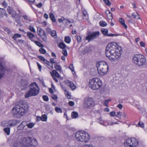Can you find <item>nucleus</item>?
Listing matches in <instances>:
<instances>
[{
  "label": "nucleus",
  "mask_w": 147,
  "mask_h": 147,
  "mask_svg": "<svg viewBox=\"0 0 147 147\" xmlns=\"http://www.w3.org/2000/svg\"><path fill=\"white\" fill-rule=\"evenodd\" d=\"M133 62L139 67H144L147 66V62L146 57L141 54H135L133 57Z\"/></svg>",
  "instance_id": "1"
},
{
  "label": "nucleus",
  "mask_w": 147,
  "mask_h": 147,
  "mask_svg": "<svg viewBox=\"0 0 147 147\" xmlns=\"http://www.w3.org/2000/svg\"><path fill=\"white\" fill-rule=\"evenodd\" d=\"M14 117H20L24 115L26 111V107L25 105L21 102L17 103L15 107L12 108Z\"/></svg>",
  "instance_id": "2"
},
{
  "label": "nucleus",
  "mask_w": 147,
  "mask_h": 147,
  "mask_svg": "<svg viewBox=\"0 0 147 147\" xmlns=\"http://www.w3.org/2000/svg\"><path fill=\"white\" fill-rule=\"evenodd\" d=\"M30 90L25 94L26 98H28L31 96H35L38 94L40 91V88L37 83H31L29 86Z\"/></svg>",
  "instance_id": "3"
},
{
  "label": "nucleus",
  "mask_w": 147,
  "mask_h": 147,
  "mask_svg": "<svg viewBox=\"0 0 147 147\" xmlns=\"http://www.w3.org/2000/svg\"><path fill=\"white\" fill-rule=\"evenodd\" d=\"M20 143L26 147H34L37 145L38 142L36 139L30 137L23 138Z\"/></svg>",
  "instance_id": "4"
},
{
  "label": "nucleus",
  "mask_w": 147,
  "mask_h": 147,
  "mask_svg": "<svg viewBox=\"0 0 147 147\" xmlns=\"http://www.w3.org/2000/svg\"><path fill=\"white\" fill-rule=\"evenodd\" d=\"M122 52V48L119 47L117 51L110 53L109 54H106L107 57L110 60L113 61H116L120 58Z\"/></svg>",
  "instance_id": "5"
},
{
  "label": "nucleus",
  "mask_w": 147,
  "mask_h": 147,
  "mask_svg": "<svg viewBox=\"0 0 147 147\" xmlns=\"http://www.w3.org/2000/svg\"><path fill=\"white\" fill-rule=\"evenodd\" d=\"M98 73L101 76L105 75L108 70V67L107 63L105 61H100L97 64Z\"/></svg>",
  "instance_id": "6"
},
{
  "label": "nucleus",
  "mask_w": 147,
  "mask_h": 147,
  "mask_svg": "<svg viewBox=\"0 0 147 147\" xmlns=\"http://www.w3.org/2000/svg\"><path fill=\"white\" fill-rule=\"evenodd\" d=\"M138 144V140L134 138L127 139L124 143V145L125 147H137Z\"/></svg>",
  "instance_id": "7"
},
{
  "label": "nucleus",
  "mask_w": 147,
  "mask_h": 147,
  "mask_svg": "<svg viewBox=\"0 0 147 147\" xmlns=\"http://www.w3.org/2000/svg\"><path fill=\"white\" fill-rule=\"evenodd\" d=\"M119 47H119L115 42H112L109 43L106 48L105 54H109L110 53H112V52L117 51Z\"/></svg>",
  "instance_id": "8"
},
{
  "label": "nucleus",
  "mask_w": 147,
  "mask_h": 147,
  "mask_svg": "<svg viewBox=\"0 0 147 147\" xmlns=\"http://www.w3.org/2000/svg\"><path fill=\"white\" fill-rule=\"evenodd\" d=\"M95 105V101L92 98H86L84 99V106L87 108H90Z\"/></svg>",
  "instance_id": "9"
},
{
  "label": "nucleus",
  "mask_w": 147,
  "mask_h": 147,
  "mask_svg": "<svg viewBox=\"0 0 147 147\" xmlns=\"http://www.w3.org/2000/svg\"><path fill=\"white\" fill-rule=\"evenodd\" d=\"M99 34V32H95L93 33H90L86 37V39L88 40V41L92 40L97 37Z\"/></svg>",
  "instance_id": "10"
},
{
  "label": "nucleus",
  "mask_w": 147,
  "mask_h": 147,
  "mask_svg": "<svg viewBox=\"0 0 147 147\" xmlns=\"http://www.w3.org/2000/svg\"><path fill=\"white\" fill-rule=\"evenodd\" d=\"M5 63L2 58H0V79L3 76L5 70Z\"/></svg>",
  "instance_id": "11"
},
{
  "label": "nucleus",
  "mask_w": 147,
  "mask_h": 147,
  "mask_svg": "<svg viewBox=\"0 0 147 147\" xmlns=\"http://www.w3.org/2000/svg\"><path fill=\"white\" fill-rule=\"evenodd\" d=\"M81 138V142H87L90 138V137L88 133L84 131H83L82 134Z\"/></svg>",
  "instance_id": "12"
},
{
  "label": "nucleus",
  "mask_w": 147,
  "mask_h": 147,
  "mask_svg": "<svg viewBox=\"0 0 147 147\" xmlns=\"http://www.w3.org/2000/svg\"><path fill=\"white\" fill-rule=\"evenodd\" d=\"M102 85V83H89V87L92 89L96 90L99 88Z\"/></svg>",
  "instance_id": "13"
},
{
  "label": "nucleus",
  "mask_w": 147,
  "mask_h": 147,
  "mask_svg": "<svg viewBox=\"0 0 147 147\" xmlns=\"http://www.w3.org/2000/svg\"><path fill=\"white\" fill-rule=\"evenodd\" d=\"M50 73L55 81L56 82H58L56 78V77L58 78H59L60 77L59 74L55 70H53L52 72H51Z\"/></svg>",
  "instance_id": "14"
},
{
  "label": "nucleus",
  "mask_w": 147,
  "mask_h": 147,
  "mask_svg": "<svg viewBox=\"0 0 147 147\" xmlns=\"http://www.w3.org/2000/svg\"><path fill=\"white\" fill-rule=\"evenodd\" d=\"M19 121L13 120L11 119L9 120V126L12 127L16 125L17 124L19 123Z\"/></svg>",
  "instance_id": "15"
},
{
  "label": "nucleus",
  "mask_w": 147,
  "mask_h": 147,
  "mask_svg": "<svg viewBox=\"0 0 147 147\" xmlns=\"http://www.w3.org/2000/svg\"><path fill=\"white\" fill-rule=\"evenodd\" d=\"M83 131H78L75 135V137L76 140L78 141L81 142V138L82 134Z\"/></svg>",
  "instance_id": "16"
},
{
  "label": "nucleus",
  "mask_w": 147,
  "mask_h": 147,
  "mask_svg": "<svg viewBox=\"0 0 147 147\" xmlns=\"http://www.w3.org/2000/svg\"><path fill=\"white\" fill-rule=\"evenodd\" d=\"M7 11L9 14L12 15L13 18H14L16 16V12L10 7H7Z\"/></svg>",
  "instance_id": "17"
},
{
  "label": "nucleus",
  "mask_w": 147,
  "mask_h": 147,
  "mask_svg": "<svg viewBox=\"0 0 147 147\" xmlns=\"http://www.w3.org/2000/svg\"><path fill=\"white\" fill-rule=\"evenodd\" d=\"M27 125V122L26 121H23L21 124L18 126V130H22Z\"/></svg>",
  "instance_id": "18"
},
{
  "label": "nucleus",
  "mask_w": 147,
  "mask_h": 147,
  "mask_svg": "<svg viewBox=\"0 0 147 147\" xmlns=\"http://www.w3.org/2000/svg\"><path fill=\"white\" fill-rule=\"evenodd\" d=\"M11 147H24L21 143L18 141H16L13 142L12 145H11Z\"/></svg>",
  "instance_id": "19"
},
{
  "label": "nucleus",
  "mask_w": 147,
  "mask_h": 147,
  "mask_svg": "<svg viewBox=\"0 0 147 147\" xmlns=\"http://www.w3.org/2000/svg\"><path fill=\"white\" fill-rule=\"evenodd\" d=\"M101 82V81L98 78H94L90 79L89 83H100Z\"/></svg>",
  "instance_id": "20"
},
{
  "label": "nucleus",
  "mask_w": 147,
  "mask_h": 147,
  "mask_svg": "<svg viewBox=\"0 0 147 147\" xmlns=\"http://www.w3.org/2000/svg\"><path fill=\"white\" fill-rule=\"evenodd\" d=\"M27 36L31 41H34V40H32L33 38L35 36V35L34 34L30 32H27Z\"/></svg>",
  "instance_id": "21"
},
{
  "label": "nucleus",
  "mask_w": 147,
  "mask_h": 147,
  "mask_svg": "<svg viewBox=\"0 0 147 147\" xmlns=\"http://www.w3.org/2000/svg\"><path fill=\"white\" fill-rule=\"evenodd\" d=\"M37 33L39 36L45 33L44 31L40 27H38L37 28Z\"/></svg>",
  "instance_id": "22"
},
{
  "label": "nucleus",
  "mask_w": 147,
  "mask_h": 147,
  "mask_svg": "<svg viewBox=\"0 0 147 147\" xmlns=\"http://www.w3.org/2000/svg\"><path fill=\"white\" fill-rule=\"evenodd\" d=\"M131 16L133 18H134L138 20L140 19V15L139 13L136 12V14L134 13H133L131 15Z\"/></svg>",
  "instance_id": "23"
},
{
  "label": "nucleus",
  "mask_w": 147,
  "mask_h": 147,
  "mask_svg": "<svg viewBox=\"0 0 147 147\" xmlns=\"http://www.w3.org/2000/svg\"><path fill=\"white\" fill-rule=\"evenodd\" d=\"M119 21L121 24L126 29L127 28V26L125 23L124 20L121 18L119 19Z\"/></svg>",
  "instance_id": "24"
},
{
  "label": "nucleus",
  "mask_w": 147,
  "mask_h": 147,
  "mask_svg": "<svg viewBox=\"0 0 147 147\" xmlns=\"http://www.w3.org/2000/svg\"><path fill=\"white\" fill-rule=\"evenodd\" d=\"M8 122L9 120L3 121L2 122L1 125L2 126L4 127L9 126Z\"/></svg>",
  "instance_id": "25"
},
{
  "label": "nucleus",
  "mask_w": 147,
  "mask_h": 147,
  "mask_svg": "<svg viewBox=\"0 0 147 147\" xmlns=\"http://www.w3.org/2000/svg\"><path fill=\"white\" fill-rule=\"evenodd\" d=\"M71 117L73 119H76L78 117V113L74 111H73L71 114Z\"/></svg>",
  "instance_id": "26"
},
{
  "label": "nucleus",
  "mask_w": 147,
  "mask_h": 147,
  "mask_svg": "<svg viewBox=\"0 0 147 147\" xmlns=\"http://www.w3.org/2000/svg\"><path fill=\"white\" fill-rule=\"evenodd\" d=\"M90 49L89 48L86 47L85 48L84 51H82V53L83 54H88L89 53Z\"/></svg>",
  "instance_id": "27"
},
{
  "label": "nucleus",
  "mask_w": 147,
  "mask_h": 147,
  "mask_svg": "<svg viewBox=\"0 0 147 147\" xmlns=\"http://www.w3.org/2000/svg\"><path fill=\"white\" fill-rule=\"evenodd\" d=\"M55 68L57 71L61 73L62 72L61 67L60 66L58 65H56L55 66Z\"/></svg>",
  "instance_id": "28"
},
{
  "label": "nucleus",
  "mask_w": 147,
  "mask_h": 147,
  "mask_svg": "<svg viewBox=\"0 0 147 147\" xmlns=\"http://www.w3.org/2000/svg\"><path fill=\"white\" fill-rule=\"evenodd\" d=\"M101 31L104 35L107 36L108 32V30L107 29L103 28L101 29Z\"/></svg>",
  "instance_id": "29"
},
{
  "label": "nucleus",
  "mask_w": 147,
  "mask_h": 147,
  "mask_svg": "<svg viewBox=\"0 0 147 147\" xmlns=\"http://www.w3.org/2000/svg\"><path fill=\"white\" fill-rule=\"evenodd\" d=\"M3 131L7 135H9L10 134V129L9 127H7L4 128Z\"/></svg>",
  "instance_id": "30"
},
{
  "label": "nucleus",
  "mask_w": 147,
  "mask_h": 147,
  "mask_svg": "<svg viewBox=\"0 0 147 147\" xmlns=\"http://www.w3.org/2000/svg\"><path fill=\"white\" fill-rule=\"evenodd\" d=\"M39 119L41 121H46L47 119V117L46 115H42L41 117H39Z\"/></svg>",
  "instance_id": "31"
},
{
  "label": "nucleus",
  "mask_w": 147,
  "mask_h": 147,
  "mask_svg": "<svg viewBox=\"0 0 147 147\" xmlns=\"http://www.w3.org/2000/svg\"><path fill=\"white\" fill-rule=\"evenodd\" d=\"M40 36L41 37L42 39L44 42H47V37L45 33L41 35Z\"/></svg>",
  "instance_id": "32"
},
{
  "label": "nucleus",
  "mask_w": 147,
  "mask_h": 147,
  "mask_svg": "<svg viewBox=\"0 0 147 147\" xmlns=\"http://www.w3.org/2000/svg\"><path fill=\"white\" fill-rule=\"evenodd\" d=\"M28 29L29 30L32 32L35 33L36 32L34 28L32 25H29Z\"/></svg>",
  "instance_id": "33"
},
{
  "label": "nucleus",
  "mask_w": 147,
  "mask_h": 147,
  "mask_svg": "<svg viewBox=\"0 0 147 147\" xmlns=\"http://www.w3.org/2000/svg\"><path fill=\"white\" fill-rule=\"evenodd\" d=\"M99 24L102 27L106 26L107 25V23L103 21H100L99 22Z\"/></svg>",
  "instance_id": "34"
},
{
  "label": "nucleus",
  "mask_w": 147,
  "mask_h": 147,
  "mask_svg": "<svg viewBox=\"0 0 147 147\" xmlns=\"http://www.w3.org/2000/svg\"><path fill=\"white\" fill-rule=\"evenodd\" d=\"M65 41L67 43H69L71 42V38L69 36H66L65 38Z\"/></svg>",
  "instance_id": "35"
},
{
  "label": "nucleus",
  "mask_w": 147,
  "mask_h": 147,
  "mask_svg": "<svg viewBox=\"0 0 147 147\" xmlns=\"http://www.w3.org/2000/svg\"><path fill=\"white\" fill-rule=\"evenodd\" d=\"M21 37V35L19 34H16L12 37V38L14 40H16L18 38H20Z\"/></svg>",
  "instance_id": "36"
},
{
  "label": "nucleus",
  "mask_w": 147,
  "mask_h": 147,
  "mask_svg": "<svg viewBox=\"0 0 147 147\" xmlns=\"http://www.w3.org/2000/svg\"><path fill=\"white\" fill-rule=\"evenodd\" d=\"M50 18L53 22H55L56 21L55 17L52 13H50Z\"/></svg>",
  "instance_id": "37"
},
{
  "label": "nucleus",
  "mask_w": 147,
  "mask_h": 147,
  "mask_svg": "<svg viewBox=\"0 0 147 147\" xmlns=\"http://www.w3.org/2000/svg\"><path fill=\"white\" fill-rule=\"evenodd\" d=\"M3 28L4 30L8 34H9L11 32V31H10V30L6 27H4Z\"/></svg>",
  "instance_id": "38"
},
{
  "label": "nucleus",
  "mask_w": 147,
  "mask_h": 147,
  "mask_svg": "<svg viewBox=\"0 0 147 147\" xmlns=\"http://www.w3.org/2000/svg\"><path fill=\"white\" fill-rule=\"evenodd\" d=\"M68 86H69V87L72 89V90H74L76 89V86H75L74 83H68Z\"/></svg>",
  "instance_id": "39"
},
{
  "label": "nucleus",
  "mask_w": 147,
  "mask_h": 147,
  "mask_svg": "<svg viewBox=\"0 0 147 147\" xmlns=\"http://www.w3.org/2000/svg\"><path fill=\"white\" fill-rule=\"evenodd\" d=\"M35 43L37 46H39V47H44V46L43 45H42L41 43L40 42H39L38 41H33Z\"/></svg>",
  "instance_id": "40"
},
{
  "label": "nucleus",
  "mask_w": 147,
  "mask_h": 147,
  "mask_svg": "<svg viewBox=\"0 0 147 147\" xmlns=\"http://www.w3.org/2000/svg\"><path fill=\"white\" fill-rule=\"evenodd\" d=\"M44 61V63L45 64H46L47 65H48L50 66L52 69L53 68V65L52 64H51V63L49 62L48 61H47L45 59V60Z\"/></svg>",
  "instance_id": "41"
},
{
  "label": "nucleus",
  "mask_w": 147,
  "mask_h": 147,
  "mask_svg": "<svg viewBox=\"0 0 147 147\" xmlns=\"http://www.w3.org/2000/svg\"><path fill=\"white\" fill-rule=\"evenodd\" d=\"M59 47L61 49H63L66 47V45L63 42H61L59 44Z\"/></svg>",
  "instance_id": "42"
},
{
  "label": "nucleus",
  "mask_w": 147,
  "mask_h": 147,
  "mask_svg": "<svg viewBox=\"0 0 147 147\" xmlns=\"http://www.w3.org/2000/svg\"><path fill=\"white\" fill-rule=\"evenodd\" d=\"M55 110L56 112L57 113H62L63 112V111L59 107H56Z\"/></svg>",
  "instance_id": "43"
},
{
  "label": "nucleus",
  "mask_w": 147,
  "mask_h": 147,
  "mask_svg": "<svg viewBox=\"0 0 147 147\" xmlns=\"http://www.w3.org/2000/svg\"><path fill=\"white\" fill-rule=\"evenodd\" d=\"M22 17L25 20L28 21L29 22L31 21V20L26 15H23L22 16Z\"/></svg>",
  "instance_id": "44"
},
{
  "label": "nucleus",
  "mask_w": 147,
  "mask_h": 147,
  "mask_svg": "<svg viewBox=\"0 0 147 147\" xmlns=\"http://www.w3.org/2000/svg\"><path fill=\"white\" fill-rule=\"evenodd\" d=\"M62 53L64 56L66 57L67 55V51L66 49H63L62 51Z\"/></svg>",
  "instance_id": "45"
},
{
  "label": "nucleus",
  "mask_w": 147,
  "mask_h": 147,
  "mask_svg": "<svg viewBox=\"0 0 147 147\" xmlns=\"http://www.w3.org/2000/svg\"><path fill=\"white\" fill-rule=\"evenodd\" d=\"M103 1L104 3L108 6H109L111 4V2L109 0H103Z\"/></svg>",
  "instance_id": "46"
},
{
  "label": "nucleus",
  "mask_w": 147,
  "mask_h": 147,
  "mask_svg": "<svg viewBox=\"0 0 147 147\" xmlns=\"http://www.w3.org/2000/svg\"><path fill=\"white\" fill-rule=\"evenodd\" d=\"M50 34L51 36L53 37L56 36V32L55 30H53L51 31Z\"/></svg>",
  "instance_id": "47"
},
{
  "label": "nucleus",
  "mask_w": 147,
  "mask_h": 147,
  "mask_svg": "<svg viewBox=\"0 0 147 147\" xmlns=\"http://www.w3.org/2000/svg\"><path fill=\"white\" fill-rule=\"evenodd\" d=\"M34 123H30L28 124H27L26 126H27L28 128H31L34 126Z\"/></svg>",
  "instance_id": "48"
},
{
  "label": "nucleus",
  "mask_w": 147,
  "mask_h": 147,
  "mask_svg": "<svg viewBox=\"0 0 147 147\" xmlns=\"http://www.w3.org/2000/svg\"><path fill=\"white\" fill-rule=\"evenodd\" d=\"M121 115L122 112L120 111H119L117 113V114L115 115V116L120 119L121 118Z\"/></svg>",
  "instance_id": "49"
},
{
  "label": "nucleus",
  "mask_w": 147,
  "mask_h": 147,
  "mask_svg": "<svg viewBox=\"0 0 147 147\" xmlns=\"http://www.w3.org/2000/svg\"><path fill=\"white\" fill-rule=\"evenodd\" d=\"M111 99H108L107 100H105L104 103V105H105V106L108 107V104L109 103V102L111 101Z\"/></svg>",
  "instance_id": "50"
},
{
  "label": "nucleus",
  "mask_w": 147,
  "mask_h": 147,
  "mask_svg": "<svg viewBox=\"0 0 147 147\" xmlns=\"http://www.w3.org/2000/svg\"><path fill=\"white\" fill-rule=\"evenodd\" d=\"M39 51L40 53L43 54H45L46 52L45 50L44 49L42 48L39 49Z\"/></svg>",
  "instance_id": "51"
},
{
  "label": "nucleus",
  "mask_w": 147,
  "mask_h": 147,
  "mask_svg": "<svg viewBox=\"0 0 147 147\" xmlns=\"http://www.w3.org/2000/svg\"><path fill=\"white\" fill-rule=\"evenodd\" d=\"M144 123L140 121L138 123V125L142 128H144Z\"/></svg>",
  "instance_id": "52"
},
{
  "label": "nucleus",
  "mask_w": 147,
  "mask_h": 147,
  "mask_svg": "<svg viewBox=\"0 0 147 147\" xmlns=\"http://www.w3.org/2000/svg\"><path fill=\"white\" fill-rule=\"evenodd\" d=\"M42 98L44 101H47L49 100L48 96L47 95H43L42 96Z\"/></svg>",
  "instance_id": "53"
},
{
  "label": "nucleus",
  "mask_w": 147,
  "mask_h": 147,
  "mask_svg": "<svg viewBox=\"0 0 147 147\" xmlns=\"http://www.w3.org/2000/svg\"><path fill=\"white\" fill-rule=\"evenodd\" d=\"M74 22V20L73 19H71L70 20L67 19L66 20V22H65V23L66 24H67V23L68 22L69 23H72Z\"/></svg>",
  "instance_id": "54"
},
{
  "label": "nucleus",
  "mask_w": 147,
  "mask_h": 147,
  "mask_svg": "<svg viewBox=\"0 0 147 147\" xmlns=\"http://www.w3.org/2000/svg\"><path fill=\"white\" fill-rule=\"evenodd\" d=\"M5 12V10L3 8H0V16H1L4 14Z\"/></svg>",
  "instance_id": "55"
},
{
  "label": "nucleus",
  "mask_w": 147,
  "mask_h": 147,
  "mask_svg": "<svg viewBox=\"0 0 147 147\" xmlns=\"http://www.w3.org/2000/svg\"><path fill=\"white\" fill-rule=\"evenodd\" d=\"M69 68L71 71L72 72H75V71L74 70V67L73 66V64H71L69 67Z\"/></svg>",
  "instance_id": "56"
},
{
  "label": "nucleus",
  "mask_w": 147,
  "mask_h": 147,
  "mask_svg": "<svg viewBox=\"0 0 147 147\" xmlns=\"http://www.w3.org/2000/svg\"><path fill=\"white\" fill-rule=\"evenodd\" d=\"M51 97L53 99L55 100H56L58 98L57 96L55 94H52L51 95Z\"/></svg>",
  "instance_id": "57"
},
{
  "label": "nucleus",
  "mask_w": 147,
  "mask_h": 147,
  "mask_svg": "<svg viewBox=\"0 0 147 147\" xmlns=\"http://www.w3.org/2000/svg\"><path fill=\"white\" fill-rule=\"evenodd\" d=\"M82 13L84 17H88V15L87 11L85 10H84L82 11Z\"/></svg>",
  "instance_id": "58"
},
{
  "label": "nucleus",
  "mask_w": 147,
  "mask_h": 147,
  "mask_svg": "<svg viewBox=\"0 0 147 147\" xmlns=\"http://www.w3.org/2000/svg\"><path fill=\"white\" fill-rule=\"evenodd\" d=\"M77 40L78 42H81V38L80 36H78L77 37Z\"/></svg>",
  "instance_id": "59"
},
{
  "label": "nucleus",
  "mask_w": 147,
  "mask_h": 147,
  "mask_svg": "<svg viewBox=\"0 0 147 147\" xmlns=\"http://www.w3.org/2000/svg\"><path fill=\"white\" fill-rule=\"evenodd\" d=\"M65 94H66V96L67 97V98L68 99H70V95L68 92L67 91H66V92H65Z\"/></svg>",
  "instance_id": "60"
},
{
  "label": "nucleus",
  "mask_w": 147,
  "mask_h": 147,
  "mask_svg": "<svg viewBox=\"0 0 147 147\" xmlns=\"http://www.w3.org/2000/svg\"><path fill=\"white\" fill-rule=\"evenodd\" d=\"M98 123L100 124L104 125V121L102 120L101 118H100L98 119Z\"/></svg>",
  "instance_id": "61"
},
{
  "label": "nucleus",
  "mask_w": 147,
  "mask_h": 147,
  "mask_svg": "<svg viewBox=\"0 0 147 147\" xmlns=\"http://www.w3.org/2000/svg\"><path fill=\"white\" fill-rule=\"evenodd\" d=\"M68 105L70 106H73L74 105V103L72 101H70L68 103Z\"/></svg>",
  "instance_id": "62"
},
{
  "label": "nucleus",
  "mask_w": 147,
  "mask_h": 147,
  "mask_svg": "<svg viewBox=\"0 0 147 147\" xmlns=\"http://www.w3.org/2000/svg\"><path fill=\"white\" fill-rule=\"evenodd\" d=\"M46 31L47 33H50L52 30L50 28H46Z\"/></svg>",
  "instance_id": "63"
},
{
  "label": "nucleus",
  "mask_w": 147,
  "mask_h": 147,
  "mask_svg": "<svg viewBox=\"0 0 147 147\" xmlns=\"http://www.w3.org/2000/svg\"><path fill=\"white\" fill-rule=\"evenodd\" d=\"M81 147H93L92 145H90L86 144L85 145H83Z\"/></svg>",
  "instance_id": "64"
}]
</instances>
